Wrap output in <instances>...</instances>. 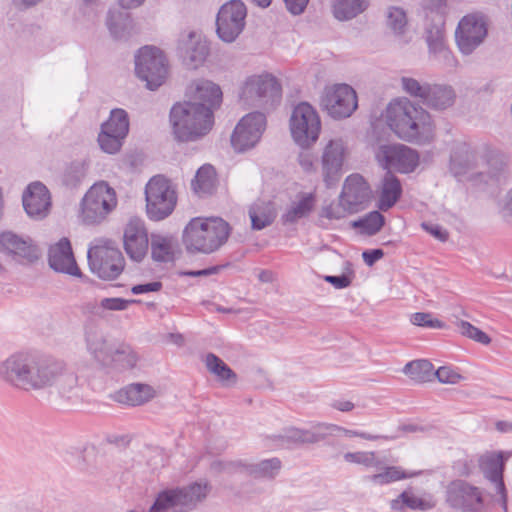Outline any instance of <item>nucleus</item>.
Instances as JSON below:
<instances>
[{"label": "nucleus", "mask_w": 512, "mask_h": 512, "mask_svg": "<svg viewBox=\"0 0 512 512\" xmlns=\"http://www.w3.org/2000/svg\"><path fill=\"white\" fill-rule=\"evenodd\" d=\"M487 28L482 17L467 15L461 19L455 32L456 43L464 55H470L484 40Z\"/></svg>", "instance_id": "nucleus-19"}, {"label": "nucleus", "mask_w": 512, "mask_h": 512, "mask_svg": "<svg viewBox=\"0 0 512 512\" xmlns=\"http://www.w3.org/2000/svg\"><path fill=\"white\" fill-rule=\"evenodd\" d=\"M415 475H417V473H406L400 467L390 466L386 467L383 472L369 476L368 479L374 484L384 485L401 479L410 478Z\"/></svg>", "instance_id": "nucleus-47"}, {"label": "nucleus", "mask_w": 512, "mask_h": 512, "mask_svg": "<svg viewBox=\"0 0 512 512\" xmlns=\"http://www.w3.org/2000/svg\"><path fill=\"white\" fill-rule=\"evenodd\" d=\"M390 507L396 511H403L405 508L411 510H429L432 506L429 502L415 496L407 491L402 492L396 499L390 502Z\"/></svg>", "instance_id": "nucleus-42"}, {"label": "nucleus", "mask_w": 512, "mask_h": 512, "mask_svg": "<svg viewBox=\"0 0 512 512\" xmlns=\"http://www.w3.org/2000/svg\"><path fill=\"white\" fill-rule=\"evenodd\" d=\"M371 196L370 186L359 174L348 176L340 193L341 203L346 205L350 214L365 209L371 200Z\"/></svg>", "instance_id": "nucleus-21"}, {"label": "nucleus", "mask_w": 512, "mask_h": 512, "mask_svg": "<svg viewBox=\"0 0 512 512\" xmlns=\"http://www.w3.org/2000/svg\"><path fill=\"white\" fill-rule=\"evenodd\" d=\"M422 228L431 234L433 237L438 239L441 242H445L448 240L449 233L446 229H444L442 226L431 223V222H423L421 224Z\"/></svg>", "instance_id": "nucleus-61"}, {"label": "nucleus", "mask_w": 512, "mask_h": 512, "mask_svg": "<svg viewBox=\"0 0 512 512\" xmlns=\"http://www.w3.org/2000/svg\"><path fill=\"white\" fill-rule=\"evenodd\" d=\"M151 256L157 262H169L174 256V240L172 237L152 234L150 238Z\"/></svg>", "instance_id": "nucleus-36"}, {"label": "nucleus", "mask_w": 512, "mask_h": 512, "mask_svg": "<svg viewBox=\"0 0 512 512\" xmlns=\"http://www.w3.org/2000/svg\"><path fill=\"white\" fill-rule=\"evenodd\" d=\"M402 194L400 180L391 172L387 171L380 182V197L378 208L387 211L392 208Z\"/></svg>", "instance_id": "nucleus-31"}, {"label": "nucleus", "mask_w": 512, "mask_h": 512, "mask_svg": "<svg viewBox=\"0 0 512 512\" xmlns=\"http://www.w3.org/2000/svg\"><path fill=\"white\" fill-rule=\"evenodd\" d=\"M344 459L346 462L361 464L366 467H379L380 464L376 459L374 452H347L344 454Z\"/></svg>", "instance_id": "nucleus-53"}, {"label": "nucleus", "mask_w": 512, "mask_h": 512, "mask_svg": "<svg viewBox=\"0 0 512 512\" xmlns=\"http://www.w3.org/2000/svg\"><path fill=\"white\" fill-rule=\"evenodd\" d=\"M138 359V355L131 346L123 343L118 344L107 367L116 371L130 370L137 365Z\"/></svg>", "instance_id": "nucleus-34"}, {"label": "nucleus", "mask_w": 512, "mask_h": 512, "mask_svg": "<svg viewBox=\"0 0 512 512\" xmlns=\"http://www.w3.org/2000/svg\"><path fill=\"white\" fill-rule=\"evenodd\" d=\"M124 249L134 261L140 262L148 252L149 238L144 222L139 218H132L126 224L123 234Z\"/></svg>", "instance_id": "nucleus-22"}, {"label": "nucleus", "mask_w": 512, "mask_h": 512, "mask_svg": "<svg viewBox=\"0 0 512 512\" xmlns=\"http://www.w3.org/2000/svg\"><path fill=\"white\" fill-rule=\"evenodd\" d=\"M355 90L347 84H334L323 90L320 106L334 119L349 117L357 108Z\"/></svg>", "instance_id": "nucleus-13"}, {"label": "nucleus", "mask_w": 512, "mask_h": 512, "mask_svg": "<svg viewBox=\"0 0 512 512\" xmlns=\"http://www.w3.org/2000/svg\"><path fill=\"white\" fill-rule=\"evenodd\" d=\"M156 395L155 389L143 383L130 384L116 394V400L120 403L139 406L153 399Z\"/></svg>", "instance_id": "nucleus-30"}, {"label": "nucleus", "mask_w": 512, "mask_h": 512, "mask_svg": "<svg viewBox=\"0 0 512 512\" xmlns=\"http://www.w3.org/2000/svg\"><path fill=\"white\" fill-rule=\"evenodd\" d=\"M140 300L137 299H123L119 297L103 298L99 303H87L85 309L90 313L101 316L104 310L109 311H124L131 304H138Z\"/></svg>", "instance_id": "nucleus-38"}, {"label": "nucleus", "mask_w": 512, "mask_h": 512, "mask_svg": "<svg viewBox=\"0 0 512 512\" xmlns=\"http://www.w3.org/2000/svg\"><path fill=\"white\" fill-rule=\"evenodd\" d=\"M0 378L10 386L29 391H49L66 399L78 398V376L62 361L16 353L0 363Z\"/></svg>", "instance_id": "nucleus-1"}, {"label": "nucleus", "mask_w": 512, "mask_h": 512, "mask_svg": "<svg viewBox=\"0 0 512 512\" xmlns=\"http://www.w3.org/2000/svg\"><path fill=\"white\" fill-rule=\"evenodd\" d=\"M457 325L462 335L483 345L490 344L491 338L485 332L475 327L471 323L464 320H460Z\"/></svg>", "instance_id": "nucleus-51"}, {"label": "nucleus", "mask_w": 512, "mask_h": 512, "mask_svg": "<svg viewBox=\"0 0 512 512\" xmlns=\"http://www.w3.org/2000/svg\"><path fill=\"white\" fill-rule=\"evenodd\" d=\"M0 250L29 263H33L39 258V250L31 239H24L11 231L0 234Z\"/></svg>", "instance_id": "nucleus-25"}, {"label": "nucleus", "mask_w": 512, "mask_h": 512, "mask_svg": "<svg viewBox=\"0 0 512 512\" xmlns=\"http://www.w3.org/2000/svg\"><path fill=\"white\" fill-rule=\"evenodd\" d=\"M401 85L411 97L420 99L422 104L437 111L452 107L457 98L454 87L449 84L420 83L412 77H402Z\"/></svg>", "instance_id": "nucleus-7"}, {"label": "nucleus", "mask_w": 512, "mask_h": 512, "mask_svg": "<svg viewBox=\"0 0 512 512\" xmlns=\"http://www.w3.org/2000/svg\"><path fill=\"white\" fill-rule=\"evenodd\" d=\"M209 492L207 484L193 483L158 492L148 512H192Z\"/></svg>", "instance_id": "nucleus-5"}, {"label": "nucleus", "mask_w": 512, "mask_h": 512, "mask_svg": "<svg viewBox=\"0 0 512 512\" xmlns=\"http://www.w3.org/2000/svg\"><path fill=\"white\" fill-rule=\"evenodd\" d=\"M204 363L207 370L225 385L236 383V373L214 353H208L204 358Z\"/></svg>", "instance_id": "nucleus-35"}, {"label": "nucleus", "mask_w": 512, "mask_h": 512, "mask_svg": "<svg viewBox=\"0 0 512 512\" xmlns=\"http://www.w3.org/2000/svg\"><path fill=\"white\" fill-rule=\"evenodd\" d=\"M175 138L181 142L195 141L206 135L214 123L213 112L196 102L175 104L170 111Z\"/></svg>", "instance_id": "nucleus-4"}, {"label": "nucleus", "mask_w": 512, "mask_h": 512, "mask_svg": "<svg viewBox=\"0 0 512 512\" xmlns=\"http://www.w3.org/2000/svg\"><path fill=\"white\" fill-rule=\"evenodd\" d=\"M403 373L416 382H427L434 376V367L428 360H414L404 366Z\"/></svg>", "instance_id": "nucleus-41"}, {"label": "nucleus", "mask_w": 512, "mask_h": 512, "mask_svg": "<svg viewBox=\"0 0 512 512\" xmlns=\"http://www.w3.org/2000/svg\"><path fill=\"white\" fill-rule=\"evenodd\" d=\"M430 54L445 68H455L458 65V61L452 52L447 48L446 44L431 50Z\"/></svg>", "instance_id": "nucleus-55"}, {"label": "nucleus", "mask_w": 512, "mask_h": 512, "mask_svg": "<svg viewBox=\"0 0 512 512\" xmlns=\"http://www.w3.org/2000/svg\"><path fill=\"white\" fill-rule=\"evenodd\" d=\"M281 468L278 458L262 460L256 464H249L248 475L255 478H274Z\"/></svg>", "instance_id": "nucleus-46"}, {"label": "nucleus", "mask_w": 512, "mask_h": 512, "mask_svg": "<svg viewBox=\"0 0 512 512\" xmlns=\"http://www.w3.org/2000/svg\"><path fill=\"white\" fill-rule=\"evenodd\" d=\"M241 98L250 106L273 107L281 99V85L270 74L255 75L245 82Z\"/></svg>", "instance_id": "nucleus-11"}, {"label": "nucleus", "mask_w": 512, "mask_h": 512, "mask_svg": "<svg viewBox=\"0 0 512 512\" xmlns=\"http://www.w3.org/2000/svg\"><path fill=\"white\" fill-rule=\"evenodd\" d=\"M347 147L341 138L331 139L324 147L321 156V172L327 187H332L343 174Z\"/></svg>", "instance_id": "nucleus-17"}, {"label": "nucleus", "mask_w": 512, "mask_h": 512, "mask_svg": "<svg viewBox=\"0 0 512 512\" xmlns=\"http://www.w3.org/2000/svg\"><path fill=\"white\" fill-rule=\"evenodd\" d=\"M135 72L139 79L146 82V87L155 90L166 80L168 74L167 60L163 52L156 47L145 46L135 56Z\"/></svg>", "instance_id": "nucleus-10"}, {"label": "nucleus", "mask_w": 512, "mask_h": 512, "mask_svg": "<svg viewBox=\"0 0 512 512\" xmlns=\"http://www.w3.org/2000/svg\"><path fill=\"white\" fill-rule=\"evenodd\" d=\"M125 138L124 136L101 129L98 135V143L104 152L115 154L121 149Z\"/></svg>", "instance_id": "nucleus-49"}, {"label": "nucleus", "mask_w": 512, "mask_h": 512, "mask_svg": "<svg viewBox=\"0 0 512 512\" xmlns=\"http://www.w3.org/2000/svg\"><path fill=\"white\" fill-rule=\"evenodd\" d=\"M315 206V197L312 193H302L298 200L292 202L285 214L282 215L283 224H292L307 217Z\"/></svg>", "instance_id": "nucleus-33"}, {"label": "nucleus", "mask_w": 512, "mask_h": 512, "mask_svg": "<svg viewBox=\"0 0 512 512\" xmlns=\"http://www.w3.org/2000/svg\"><path fill=\"white\" fill-rule=\"evenodd\" d=\"M84 177V166L80 163H73L66 169L63 175V183L68 187L74 188L80 184Z\"/></svg>", "instance_id": "nucleus-54"}, {"label": "nucleus", "mask_w": 512, "mask_h": 512, "mask_svg": "<svg viewBox=\"0 0 512 512\" xmlns=\"http://www.w3.org/2000/svg\"><path fill=\"white\" fill-rule=\"evenodd\" d=\"M480 467L484 476L494 485L496 494L500 496L504 512H507V496L503 482L504 459L501 453L481 458Z\"/></svg>", "instance_id": "nucleus-26"}, {"label": "nucleus", "mask_w": 512, "mask_h": 512, "mask_svg": "<svg viewBox=\"0 0 512 512\" xmlns=\"http://www.w3.org/2000/svg\"><path fill=\"white\" fill-rule=\"evenodd\" d=\"M86 346L93 359L100 365L107 367L117 345L112 344L103 332L90 329L86 332Z\"/></svg>", "instance_id": "nucleus-28"}, {"label": "nucleus", "mask_w": 512, "mask_h": 512, "mask_svg": "<svg viewBox=\"0 0 512 512\" xmlns=\"http://www.w3.org/2000/svg\"><path fill=\"white\" fill-rule=\"evenodd\" d=\"M434 376L437 377L438 381L445 384H457L463 377L451 369L450 367L443 366L434 372Z\"/></svg>", "instance_id": "nucleus-58"}, {"label": "nucleus", "mask_w": 512, "mask_h": 512, "mask_svg": "<svg viewBox=\"0 0 512 512\" xmlns=\"http://www.w3.org/2000/svg\"><path fill=\"white\" fill-rule=\"evenodd\" d=\"M117 205L116 193L106 182L94 184L81 201L80 218L86 225L102 223Z\"/></svg>", "instance_id": "nucleus-6"}, {"label": "nucleus", "mask_w": 512, "mask_h": 512, "mask_svg": "<svg viewBox=\"0 0 512 512\" xmlns=\"http://www.w3.org/2000/svg\"><path fill=\"white\" fill-rule=\"evenodd\" d=\"M230 226L221 218H193L183 232L188 252L210 254L223 246L229 237Z\"/></svg>", "instance_id": "nucleus-3"}, {"label": "nucleus", "mask_w": 512, "mask_h": 512, "mask_svg": "<svg viewBox=\"0 0 512 512\" xmlns=\"http://www.w3.org/2000/svg\"><path fill=\"white\" fill-rule=\"evenodd\" d=\"M384 251L380 248L372 249V250H365L362 253L363 261L368 266H373L378 260L383 258Z\"/></svg>", "instance_id": "nucleus-64"}, {"label": "nucleus", "mask_w": 512, "mask_h": 512, "mask_svg": "<svg viewBox=\"0 0 512 512\" xmlns=\"http://www.w3.org/2000/svg\"><path fill=\"white\" fill-rule=\"evenodd\" d=\"M477 152L469 144L461 142L455 145L450 156V171L461 176L476 167Z\"/></svg>", "instance_id": "nucleus-29"}, {"label": "nucleus", "mask_w": 512, "mask_h": 512, "mask_svg": "<svg viewBox=\"0 0 512 512\" xmlns=\"http://www.w3.org/2000/svg\"><path fill=\"white\" fill-rule=\"evenodd\" d=\"M247 8L241 0H230L223 4L216 18V32L227 43L234 42L245 27Z\"/></svg>", "instance_id": "nucleus-14"}, {"label": "nucleus", "mask_w": 512, "mask_h": 512, "mask_svg": "<svg viewBox=\"0 0 512 512\" xmlns=\"http://www.w3.org/2000/svg\"><path fill=\"white\" fill-rule=\"evenodd\" d=\"M336 430H340V426L330 423H317L313 425L309 429L311 444H316L324 441L329 436L335 435Z\"/></svg>", "instance_id": "nucleus-50"}, {"label": "nucleus", "mask_w": 512, "mask_h": 512, "mask_svg": "<svg viewBox=\"0 0 512 512\" xmlns=\"http://www.w3.org/2000/svg\"><path fill=\"white\" fill-rule=\"evenodd\" d=\"M385 223L384 216L378 211H372L365 217L358 219L352 223L354 228L361 229L366 235H375L378 233Z\"/></svg>", "instance_id": "nucleus-45"}, {"label": "nucleus", "mask_w": 512, "mask_h": 512, "mask_svg": "<svg viewBox=\"0 0 512 512\" xmlns=\"http://www.w3.org/2000/svg\"><path fill=\"white\" fill-rule=\"evenodd\" d=\"M26 213L34 219L45 218L50 210L51 197L47 187L41 182L28 185L22 196Z\"/></svg>", "instance_id": "nucleus-23"}, {"label": "nucleus", "mask_w": 512, "mask_h": 512, "mask_svg": "<svg viewBox=\"0 0 512 512\" xmlns=\"http://www.w3.org/2000/svg\"><path fill=\"white\" fill-rule=\"evenodd\" d=\"M101 129L126 137L129 131L128 114L123 109H113Z\"/></svg>", "instance_id": "nucleus-43"}, {"label": "nucleus", "mask_w": 512, "mask_h": 512, "mask_svg": "<svg viewBox=\"0 0 512 512\" xmlns=\"http://www.w3.org/2000/svg\"><path fill=\"white\" fill-rule=\"evenodd\" d=\"M320 129V118L309 103L302 102L293 109L290 117V130L298 145L308 147L316 142Z\"/></svg>", "instance_id": "nucleus-12"}, {"label": "nucleus", "mask_w": 512, "mask_h": 512, "mask_svg": "<svg viewBox=\"0 0 512 512\" xmlns=\"http://www.w3.org/2000/svg\"><path fill=\"white\" fill-rule=\"evenodd\" d=\"M162 288V283L159 281L149 282L145 284L134 285L131 288V292L135 295L149 293V292H158Z\"/></svg>", "instance_id": "nucleus-63"}, {"label": "nucleus", "mask_w": 512, "mask_h": 512, "mask_svg": "<svg viewBox=\"0 0 512 512\" xmlns=\"http://www.w3.org/2000/svg\"><path fill=\"white\" fill-rule=\"evenodd\" d=\"M145 198L147 215L154 221L168 217L177 202L176 191L171 181L162 175L152 177L146 184Z\"/></svg>", "instance_id": "nucleus-8"}, {"label": "nucleus", "mask_w": 512, "mask_h": 512, "mask_svg": "<svg viewBox=\"0 0 512 512\" xmlns=\"http://www.w3.org/2000/svg\"><path fill=\"white\" fill-rule=\"evenodd\" d=\"M177 53L186 67L196 69L205 62L209 46L200 34L193 31L183 32L177 42Z\"/></svg>", "instance_id": "nucleus-20"}, {"label": "nucleus", "mask_w": 512, "mask_h": 512, "mask_svg": "<svg viewBox=\"0 0 512 512\" xmlns=\"http://www.w3.org/2000/svg\"><path fill=\"white\" fill-rule=\"evenodd\" d=\"M508 158L499 151H490L487 155V164L493 176H496L507 166Z\"/></svg>", "instance_id": "nucleus-56"}, {"label": "nucleus", "mask_w": 512, "mask_h": 512, "mask_svg": "<svg viewBox=\"0 0 512 512\" xmlns=\"http://www.w3.org/2000/svg\"><path fill=\"white\" fill-rule=\"evenodd\" d=\"M347 213L348 209L346 208V205H343V203H341V198L339 197V203H331L327 206H324L321 209L320 216L325 217L327 219L339 220L344 218Z\"/></svg>", "instance_id": "nucleus-57"}, {"label": "nucleus", "mask_w": 512, "mask_h": 512, "mask_svg": "<svg viewBox=\"0 0 512 512\" xmlns=\"http://www.w3.org/2000/svg\"><path fill=\"white\" fill-rule=\"evenodd\" d=\"M444 23L445 19L439 16L437 19H431V23L426 24V42L429 52L445 44Z\"/></svg>", "instance_id": "nucleus-44"}, {"label": "nucleus", "mask_w": 512, "mask_h": 512, "mask_svg": "<svg viewBox=\"0 0 512 512\" xmlns=\"http://www.w3.org/2000/svg\"><path fill=\"white\" fill-rule=\"evenodd\" d=\"M367 7V0H333L332 11L340 21L350 20L362 13Z\"/></svg>", "instance_id": "nucleus-37"}, {"label": "nucleus", "mask_w": 512, "mask_h": 512, "mask_svg": "<svg viewBox=\"0 0 512 512\" xmlns=\"http://www.w3.org/2000/svg\"><path fill=\"white\" fill-rule=\"evenodd\" d=\"M408 20L405 11L400 7H389L386 14V25L396 35L405 33Z\"/></svg>", "instance_id": "nucleus-48"}, {"label": "nucleus", "mask_w": 512, "mask_h": 512, "mask_svg": "<svg viewBox=\"0 0 512 512\" xmlns=\"http://www.w3.org/2000/svg\"><path fill=\"white\" fill-rule=\"evenodd\" d=\"M411 322L416 326L442 328L444 324L438 319H432L430 313L417 312L411 316Z\"/></svg>", "instance_id": "nucleus-59"}, {"label": "nucleus", "mask_w": 512, "mask_h": 512, "mask_svg": "<svg viewBox=\"0 0 512 512\" xmlns=\"http://www.w3.org/2000/svg\"><path fill=\"white\" fill-rule=\"evenodd\" d=\"M447 3L446 0H429V3L426 7V18L429 19H437L439 16H442L445 19Z\"/></svg>", "instance_id": "nucleus-60"}, {"label": "nucleus", "mask_w": 512, "mask_h": 512, "mask_svg": "<svg viewBox=\"0 0 512 512\" xmlns=\"http://www.w3.org/2000/svg\"><path fill=\"white\" fill-rule=\"evenodd\" d=\"M286 438L289 441H292L295 443L311 444L309 429L308 430L297 429V428L290 429L286 434Z\"/></svg>", "instance_id": "nucleus-62"}, {"label": "nucleus", "mask_w": 512, "mask_h": 512, "mask_svg": "<svg viewBox=\"0 0 512 512\" xmlns=\"http://www.w3.org/2000/svg\"><path fill=\"white\" fill-rule=\"evenodd\" d=\"M88 262L91 271L104 280L117 278L125 264L121 251L107 240L89 248Z\"/></svg>", "instance_id": "nucleus-9"}, {"label": "nucleus", "mask_w": 512, "mask_h": 512, "mask_svg": "<svg viewBox=\"0 0 512 512\" xmlns=\"http://www.w3.org/2000/svg\"><path fill=\"white\" fill-rule=\"evenodd\" d=\"M447 502L462 512H480L484 501L479 488L463 480H455L447 487Z\"/></svg>", "instance_id": "nucleus-18"}, {"label": "nucleus", "mask_w": 512, "mask_h": 512, "mask_svg": "<svg viewBox=\"0 0 512 512\" xmlns=\"http://www.w3.org/2000/svg\"><path fill=\"white\" fill-rule=\"evenodd\" d=\"M215 170L211 165L200 167L192 180L191 186L198 195L211 194L215 189Z\"/></svg>", "instance_id": "nucleus-39"}, {"label": "nucleus", "mask_w": 512, "mask_h": 512, "mask_svg": "<svg viewBox=\"0 0 512 512\" xmlns=\"http://www.w3.org/2000/svg\"><path fill=\"white\" fill-rule=\"evenodd\" d=\"M249 464H244L241 461H214L211 464V469L215 472H223L227 474H247Z\"/></svg>", "instance_id": "nucleus-52"}, {"label": "nucleus", "mask_w": 512, "mask_h": 512, "mask_svg": "<svg viewBox=\"0 0 512 512\" xmlns=\"http://www.w3.org/2000/svg\"><path fill=\"white\" fill-rule=\"evenodd\" d=\"M389 128L402 140L425 144L434 136L430 114L407 98L395 99L385 111Z\"/></svg>", "instance_id": "nucleus-2"}, {"label": "nucleus", "mask_w": 512, "mask_h": 512, "mask_svg": "<svg viewBox=\"0 0 512 512\" xmlns=\"http://www.w3.org/2000/svg\"><path fill=\"white\" fill-rule=\"evenodd\" d=\"M106 26L114 39L126 38L129 27L128 14L118 10H109L106 17Z\"/></svg>", "instance_id": "nucleus-40"}, {"label": "nucleus", "mask_w": 512, "mask_h": 512, "mask_svg": "<svg viewBox=\"0 0 512 512\" xmlns=\"http://www.w3.org/2000/svg\"><path fill=\"white\" fill-rule=\"evenodd\" d=\"M190 97L189 101L196 102L197 105H203L213 112V109L219 107L222 101V91L220 87L204 79L194 81L187 91Z\"/></svg>", "instance_id": "nucleus-27"}, {"label": "nucleus", "mask_w": 512, "mask_h": 512, "mask_svg": "<svg viewBox=\"0 0 512 512\" xmlns=\"http://www.w3.org/2000/svg\"><path fill=\"white\" fill-rule=\"evenodd\" d=\"M376 158L383 168L400 173H410L419 164L417 151L403 144L381 145L376 152Z\"/></svg>", "instance_id": "nucleus-16"}, {"label": "nucleus", "mask_w": 512, "mask_h": 512, "mask_svg": "<svg viewBox=\"0 0 512 512\" xmlns=\"http://www.w3.org/2000/svg\"><path fill=\"white\" fill-rule=\"evenodd\" d=\"M266 128V116L261 112H252L245 115L236 125L232 135L231 144L238 152L254 147L260 140Z\"/></svg>", "instance_id": "nucleus-15"}, {"label": "nucleus", "mask_w": 512, "mask_h": 512, "mask_svg": "<svg viewBox=\"0 0 512 512\" xmlns=\"http://www.w3.org/2000/svg\"><path fill=\"white\" fill-rule=\"evenodd\" d=\"M253 230H262L270 226L276 218V210L271 202L256 201L248 211Z\"/></svg>", "instance_id": "nucleus-32"}, {"label": "nucleus", "mask_w": 512, "mask_h": 512, "mask_svg": "<svg viewBox=\"0 0 512 512\" xmlns=\"http://www.w3.org/2000/svg\"><path fill=\"white\" fill-rule=\"evenodd\" d=\"M49 266L56 272L80 276L81 272L74 258L70 241L62 238L49 248Z\"/></svg>", "instance_id": "nucleus-24"}]
</instances>
